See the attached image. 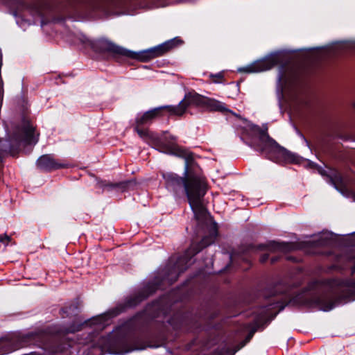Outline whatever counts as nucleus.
Returning a JSON list of instances; mask_svg holds the SVG:
<instances>
[{
  "label": "nucleus",
  "mask_w": 355,
  "mask_h": 355,
  "mask_svg": "<svg viewBox=\"0 0 355 355\" xmlns=\"http://www.w3.org/2000/svg\"><path fill=\"white\" fill-rule=\"evenodd\" d=\"M163 178L168 189L175 191L184 186L190 207L198 220L206 216L207 210L203 205L202 198L207 191V184L203 177L190 176L184 179L168 173L163 174Z\"/></svg>",
  "instance_id": "f257e3e1"
},
{
  "label": "nucleus",
  "mask_w": 355,
  "mask_h": 355,
  "mask_svg": "<svg viewBox=\"0 0 355 355\" xmlns=\"http://www.w3.org/2000/svg\"><path fill=\"white\" fill-rule=\"evenodd\" d=\"M35 128L29 121L24 120L21 125L16 128L12 137V142L18 146L35 145L38 141L39 134L34 133Z\"/></svg>",
  "instance_id": "f03ea898"
},
{
  "label": "nucleus",
  "mask_w": 355,
  "mask_h": 355,
  "mask_svg": "<svg viewBox=\"0 0 355 355\" xmlns=\"http://www.w3.org/2000/svg\"><path fill=\"white\" fill-rule=\"evenodd\" d=\"M178 41L179 40L173 39L153 48H150L138 53L128 50V52L130 53H126L125 56L143 62L148 61L152 58L162 55L172 49L175 46V42Z\"/></svg>",
  "instance_id": "7ed1b4c3"
},
{
  "label": "nucleus",
  "mask_w": 355,
  "mask_h": 355,
  "mask_svg": "<svg viewBox=\"0 0 355 355\" xmlns=\"http://www.w3.org/2000/svg\"><path fill=\"white\" fill-rule=\"evenodd\" d=\"M278 60L277 54L273 53L262 60H257L250 64L240 68L239 71L248 73L263 72L275 66L278 62Z\"/></svg>",
  "instance_id": "20e7f679"
},
{
  "label": "nucleus",
  "mask_w": 355,
  "mask_h": 355,
  "mask_svg": "<svg viewBox=\"0 0 355 355\" xmlns=\"http://www.w3.org/2000/svg\"><path fill=\"white\" fill-rule=\"evenodd\" d=\"M162 110H167L171 114H180L183 112L182 105H165L155 107L146 112L139 119H137L136 123L137 125L145 124L160 115Z\"/></svg>",
  "instance_id": "39448f33"
},
{
  "label": "nucleus",
  "mask_w": 355,
  "mask_h": 355,
  "mask_svg": "<svg viewBox=\"0 0 355 355\" xmlns=\"http://www.w3.org/2000/svg\"><path fill=\"white\" fill-rule=\"evenodd\" d=\"M263 140L265 141V146L262 148L263 151H266L268 153H274L284 159L291 161L295 162L294 158L295 155L287 150L284 147L280 146L274 139L270 138L268 135H263Z\"/></svg>",
  "instance_id": "423d86ee"
},
{
  "label": "nucleus",
  "mask_w": 355,
  "mask_h": 355,
  "mask_svg": "<svg viewBox=\"0 0 355 355\" xmlns=\"http://www.w3.org/2000/svg\"><path fill=\"white\" fill-rule=\"evenodd\" d=\"M205 97L195 92H189L186 94L183 100H182L178 105H182L183 112L177 116H182L189 105L201 106L204 105Z\"/></svg>",
  "instance_id": "0eeeda50"
},
{
  "label": "nucleus",
  "mask_w": 355,
  "mask_h": 355,
  "mask_svg": "<svg viewBox=\"0 0 355 355\" xmlns=\"http://www.w3.org/2000/svg\"><path fill=\"white\" fill-rule=\"evenodd\" d=\"M97 45L102 51L112 52L124 56H125L126 53H130L128 49L117 46L111 41L105 38L98 40Z\"/></svg>",
  "instance_id": "6e6552de"
},
{
  "label": "nucleus",
  "mask_w": 355,
  "mask_h": 355,
  "mask_svg": "<svg viewBox=\"0 0 355 355\" xmlns=\"http://www.w3.org/2000/svg\"><path fill=\"white\" fill-rule=\"evenodd\" d=\"M37 167L42 170L50 171L63 167L58 163L51 155H44L40 156L36 162Z\"/></svg>",
  "instance_id": "1a4fd4ad"
},
{
  "label": "nucleus",
  "mask_w": 355,
  "mask_h": 355,
  "mask_svg": "<svg viewBox=\"0 0 355 355\" xmlns=\"http://www.w3.org/2000/svg\"><path fill=\"white\" fill-rule=\"evenodd\" d=\"M205 106L208 109L213 111H225L227 110L225 108V104L219 101L214 98H209L205 97Z\"/></svg>",
  "instance_id": "9d476101"
},
{
  "label": "nucleus",
  "mask_w": 355,
  "mask_h": 355,
  "mask_svg": "<svg viewBox=\"0 0 355 355\" xmlns=\"http://www.w3.org/2000/svg\"><path fill=\"white\" fill-rule=\"evenodd\" d=\"M267 248L270 252H284L287 250V245L285 243H276L273 241L268 245Z\"/></svg>",
  "instance_id": "9b49d317"
},
{
  "label": "nucleus",
  "mask_w": 355,
  "mask_h": 355,
  "mask_svg": "<svg viewBox=\"0 0 355 355\" xmlns=\"http://www.w3.org/2000/svg\"><path fill=\"white\" fill-rule=\"evenodd\" d=\"M330 182L337 191L343 194V190L338 186V183L341 182V178L339 175H336L334 178H331Z\"/></svg>",
  "instance_id": "f8f14e48"
},
{
  "label": "nucleus",
  "mask_w": 355,
  "mask_h": 355,
  "mask_svg": "<svg viewBox=\"0 0 355 355\" xmlns=\"http://www.w3.org/2000/svg\"><path fill=\"white\" fill-rule=\"evenodd\" d=\"M135 130L137 132V134L142 138H144L147 136L148 133L146 130H141L138 128V125L135 127Z\"/></svg>",
  "instance_id": "ddd939ff"
},
{
  "label": "nucleus",
  "mask_w": 355,
  "mask_h": 355,
  "mask_svg": "<svg viewBox=\"0 0 355 355\" xmlns=\"http://www.w3.org/2000/svg\"><path fill=\"white\" fill-rule=\"evenodd\" d=\"M10 240V236L6 234H0V242L8 243Z\"/></svg>",
  "instance_id": "4468645a"
},
{
  "label": "nucleus",
  "mask_w": 355,
  "mask_h": 355,
  "mask_svg": "<svg viewBox=\"0 0 355 355\" xmlns=\"http://www.w3.org/2000/svg\"><path fill=\"white\" fill-rule=\"evenodd\" d=\"M213 241L212 238L210 239L209 241H207L206 239H202V248L206 247L209 245Z\"/></svg>",
  "instance_id": "2eb2a0df"
},
{
  "label": "nucleus",
  "mask_w": 355,
  "mask_h": 355,
  "mask_svg": "<svg viewBox=\"0 0 355 355\" xmlns=\"http://www.w3.org/2000/svg\"><path fill=\"white\" fill-rule=\"evenodd\" d=\"M257 331L256 328L252 329L250 332L249 333L248 336L246 338V342H248L251 338L253 336L254 332Z\"/></svg>",
  "instance_id": "dca6fc26"
},
{
  "label": "nucleus",
  "mask_w": 355,
  "mask_h": 355,
  "mask_svg": "<svg viewBox=\"0 0 355 355\" xmlns=\"http://www.w3.org/2000/svg\"><path fill=\"white\" fill-rule=\"evenodd\" d=\"M268 255H263L261 258V262H265L268 259Z\"/></svg>",
  "instance_id": "f3484780"
},
{
  "label": "nucleus",
  "mask_w": 355,
  "mask_h": 355,
  "mask_svg": "<svg viewBox=\"0 0 355 355\" xmlns=\"http://www.w3.org/2000/svg\"><path fill=\"white\" fill-rule=\"evenodd\" d=\"M187 170H188V165L187 164L186 166H185V171H184V174L185 175H187Z\"/></svg>",
  "instance_id": "a211bd4d"
},
{
  "label": "nucleus",
  "mask_w": 355,
  "mask_h": 355,
  "mask_svg": "<svg viewBox=\"0 0 355 355\" xmlns=\"http://www.w3.org/2000/svg\"><path fill=\"white\" fill-rule=\"evenodd\" d=\"M200 248L197 250L195 253H197V252H200Z\"/></svg>",
  "instance_id": "6ab92c4d"
},
{
  "label": "nucleus",
  "mask_w": 355,
  "mask_h": 355,
  "mask_svg": "<svg viewBox=\"0 0 355 355\" xmlns=\"http://www.w3.org/2000/svg\"><path fill=\"white\" fill-rule=\"evenodd\" d=\"M172 139L175 140V137H171Z\"/></svg>",
  "instance_id": "aec40b11"
}]
</instances>
